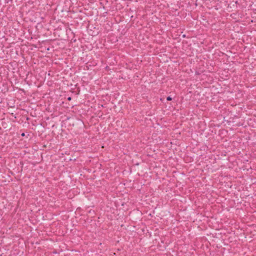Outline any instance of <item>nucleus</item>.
<instances>
[{
    "instance_id": "nucleus-1",
    "label": "nucleus",
    "mask_w": 256,
    "mask_h": 256,
    "mask_svg": "<svg viewBox=\"0 0 256 256\" xmlns=\"http://www.w3.org/2000/svg\"><path fill=\"white\" fill-rule=\"evenodd\" d=\"M166 100H167L170 101V100H172V98L170 96H168V97H167Z\"/></svg>"
},
{
    "instance_id": "nucleus-3",
    "label": "nucleus",
    "mask_w": 256,
    "mask_h": 256,
    "mask_svg": "<svg viewBox=\"0 0 256 256\" xmlns=\"http://www.w3.org/2000/svg\"><path fill=\"white\" fill-rule=\"evenodd\" d=\"M68 100H71V98L70 97V98H68Z\"/></svg>"
},
{
    "instance_id": "nucleus-2",
    "label": "nucleus",
    "mask_w": 256,
    "mask_h": 256,
    "mask_svg": "<svg viewBox=\"0 0 256 256\" xmlns=\"http://www.w3.org/2000/svg\"><path fill=\"white\" fill-rule=\"evenodd\" d=\"M22 136H24V133H22Z\"/></svg>"
}]
</instances>
